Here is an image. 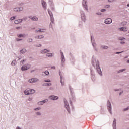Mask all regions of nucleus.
Segmentation results:
<instances>
[{"mask_svg":"<svg viewBox=\"0 0 129 129\" xmlns=\"http://www.w3.org/2000/svg\"><path fill=\"white\" fill-rule=\"evenodd\" d=\"M31 67L30 64H27V66H23L21 68V70L22 71H25V70H28Z\"/></svg>","mask_w":129,"mask_h":129,"instance_id":"1","label":"nucleus"},{"mask_svg":"<svg viewBox=\"0 0 129 129\" xmlns=\"http://www.w3.org/2000/svg\"><path fill=\"white\" fill-rule=\"evenodd\" d=\"M111 23H112V19H111L110 18L106 19L105 20V24H111Z\"/></svg>","mask_w":129,"mask_h":129,"instance_id":"2","label":"nucleus"},{"mask_svg":"<svg viewBox=\"0 0 129 129\" xmlns=\"http://www.w3.org/2000/svg\"><path fill=\"white\" fill-rule=\"evenodd\" d=\"M39 80L38 79H35V78H33V79H31L29 80V82H30V83H34V82H37V81H38Z\"/></svg>","mask_w":129,"mask_h":129,"instance_id":"3","label":"nucleus"},{"mask_svg":"<svg viewBox=\"0 0 129 129\" xmlns=\"http://www.w3.org/2000/svg\"><path fill=\"white\" fill-rule=\"evenodd\" d=\"M61 55V64L62 65H64V62H65V57H64V55H63L62 52H60Z\"/></svg>","mask_w":129,"mask_h":129,"instance_id":"4","label":"nucleus"},{"mask_svg":"<svg viewBox=\"0 0 129 129\" xmlns=\"http://www.w3.org/2000/svg\"><path fill=\"white\" fill-rule=\"evenodd\" d=\"M83 6L86 10H87V2L86 0H83Z\"/></svg>","mask_w":129,"mask_h":129,"instance_id":"5","label":"nucleus"},{"mask_svg":"<svg viewBox=\"0 0 129 129\" xmlns=\"http://www.w3.org/2000/svg\"><path fill=\"white\" fill-rule=\"evenodd\" d=\"M64 104L66 109L69 112V105L68 104V102H67V101H64Z\"/></svg>","mask_w":129,"mask_h":129,"instance_id":"6","label":"nucleus"},{"mask_svg":"<svg viewBox=\"0 0 129 129\" xmlns=\"http://www.w3.org/2000/svg\"><path fill=\"white\" fill-rule=\"evenodd\" d=\"M23 10V7H21L20 8H15L14 9V12H21Z\"/></svg>","mask_w":129,"mask_h":129,"instance_id":"7","label":"nucleus"},{"mask_svg":"<svg viewBox=\"0 0 129 129\" xmlns=\"http://www.w3.org/2000/svg\"><path fill=\"white\" fill-rule=\"evenodd\" d=\"M50 99H52V100H57L58 99V97L55 96H51L49 97Z\"/></svg>","mask_w":129,"mask_h":129,"instance_id":"8","label":"nucleus"},{"mask_svg":"<svg viewBox=\"0 0 129 129\" xmlns=\"http://www.w3.org/2000/svg\"><path fill=\"white\" fill-rule=\"evenodd\" d=\"M120 31H123V32H126L127 31V28L125 27H123L120 28Z\"/></svg>","mask_w":129,"mask_h":129,"instance_id":"9","label":"nucleus"},{"mask_svg":"<svg viewBox=\"0 0 129 129\" xmlns=\"http://www.w3.org/2000/svg\"><path fill=\"white\" fill-rule=\"evenodd\" d=\"M47 101H48V100H47V99L44 100H43V101L38 102V104H39V105H42V104H44V103H45V102H47Z\"/></svg>","mask_w":129,"mask_h":129,"instance_id":"10","label":"nucleus"},{"mask_svg":"<svg viewBox=\"0 0 129 129\" xmlns=\"http://www.w3.org/2000/svg\"><path fill=\"white\" fill-rule=\"evenodd\" d=\"M42 5L44 8V9H46L47 8V5H46V2L44 1H42Z\"/></svg>","mask_w":129,"mask_h":129,"instance_id":"11","label":"nucleus"},{"mask_svg":"<svg viewBox=\"0 0 129 129\" xmlns=\"http://www.w3.org/2000/svg\"><path fill=\"white\" fill-rule=\"evenodd\" d=\"M24 94H26V95H29L30 94V90H26L24 91Z\"/></svg>","mask_w":129,"mask_h":129,"instance_id":"12","label":"nucleus"},{"mask_svg":"<svg viewBox=\"0 0 129 129\" xmlns=\"http://www.w3.org/2000/svg\"><path fill=\"white\" fill-rule=\"evenodd\" d=\"M22 22V19H18L17 20H15L14 23L15 24H19V23H21Z\"/></svg>","mask_w":129,"mask_h":129,"instance_id":"13","label":"nucleus"},{"mask_svg":"<svg viewBox=\"0 0 129 129\" xmlns=\"http://www.w3.org/2000/svg\"><path fill=\"white\" fill-rule=\"evenodd\" d=\"M48 52H50V51L47 49H44L41 51L42 54H45V53H48Z\"/></svg>","mask_w":129,"mask_h":129,"instance_id":"14","label":"nucleus"},{"mask_svg":"<svg viewBox=\"0 0 129 129\" xmlns=\"http://www.w3.org/2000/svg\"><path fill=\"white\" fill-rule=\"evenodd\" d=\"M108 104H109L108 107H109V112H110V113H111V104H110V102H108Z\"/></svg>","mask_w":129,"mask_h":129,"instance_id":"15","label":"nucleus"},{"mask_svg":"<svg viewBox=\"0 0 129 129\" xmlns=\"http://www.w3.org/2000/svg\"><path fill=\"white\" fill-rule=\"evenodd\" d=\"M44 36L43 35H38L35 37L36 39H43Z\"/></svg>","mask_w":129,"mask_h":129,"instance_id":"16","label":"nucleus"},{"mask_svg":"<svg viewBox=\"0 0 129 129\" xmlns=\"http://www.w3.org/2000/svg\"><path fill=\"white\" fill-rule=\"evenodd\" d=\"M29 92H30V94H33V93H35V90H33V89H31V90H29Z\"/></svg>","mask_w":129,"mask_h":129,"instance_id":"17","label":"nucleus"},{"mask_svg":"<svg viewBox=\"0 0 129 129\" xmlns=\"http://www.w3.org/2000/svg\"><path fill=\"white\" fill-rule=\"evenodd\" d=\"M26 52H27V50L25 49H23L20 51V53H21V54H24V53H26Z\"/></svg>","mask_w":129,"mask_h":129,"instance_id":"18","label":"nucleus"},{"mask_svg":"<svg viewBox=\"0 0 129 129\" xmlns=\"http://www.w3.org/2000/svg\"><path fill=\"white\" fill-rule=\"evenodd\" d=\"M116 126V120L114 119L113 122V126Z\"/></svg>","mask_w":129,"mask_h":129,"instance_id":"19","label":"nucleus"},{"mask_svg":"<svg viewBox=\"0 0 129 129\" xmlns=\"http://www.w3.org/2000/svg\"><path fill=\"white\" fill-rule=\"evenodd\" d=\"M31 20H32V21H37L38 20V18H37L36 16H34L32 18H31Z\"/></svg>","mask_w":129,"mask_h":129,"instance_id":"20","label":"nucleus"},{"mask_svg":"<svg viewBox=\"0 0 129 129\" xmlns=\"http://www.w3.org/2000/svg\"><path fill=\"white\" fill-rule=\"evenodd\" d=\"M59 75L60 76V79H61V81H60V82L61 83V85H64V84H63V82H62V75H61V73H59Z\"/></svg>","mask_w":129,"mask_h":129,"instance_id":"21","label":"nucleus"},{"mask_svg":"<svg viewBox=\"0 0 129 129\" xmlns=\"http://www.w3.org/2000/svg\"><path fill=\"white\" fill-rule=\"evenodd\" d=\"M81 18H82V20H83V21H85V16H84V15L82 14Z\"/></svg>","mask_w":129,"mask_h":129,"instance_id":"22","label":"nucleus"},{"mask_svg":"<svg viewBox=\"0 0 129 129\" xmlns=\"http://www.w3.org/2000/svg\"><path fill=\"white\" fill-rule=\"evenodd\" d=\"M45 31H46L45 29H39V30H38L37 32H45Z\"/></svg>","mask_w":129,"mask_h":129,"instance_id":"23","label":"nucleus"},{"mask_svg":"<svg viewBox=\"0 0 129 129\" xmlns=\"http://www.w3.org/2000/svg\"><path fill=\"white\" fill-rule=\"evenodd\" d=\"M47 57H52L53 56V54L52 53H47L46 54Z\"/></svg>","mask_w":129,"mask_h":129,"instance_id":"24","label":"nucleus"},{"mask_svg":"<svg viewBox=\"0 0 129 129\" xmlns=\"http://www.w3.org/2000/svg\"><path fill=\"white\" fill-rule=\"evenodd\" d=\"M96 66V69L97 71H99V70H100V67H99V64H97Z\"/></svg>","mask_w":129,"mask_h":129,"instance_id":"25","label":"nucleus"},{"mask_svg":"<svg viewBox=\"0 0 129 129\" xmlns=\"http://www.w3.org/2000/svg\"><path fill=\"white\" fill-rule=\"evenodd\" d=\"M51 85H52L51 83H46L44 85V86H50Z\"/></svg>","mask_w":129,"mask_h":129,"instance_id":"26","label":"nucleus"},{"mask_svg":"<svg viewBox=\"0 0 129 129\" xmlns=\"http://www.w3.org/2000/svg\"><path fill=\"white\" fill-rule=\"evenodd\" d=\"M15 63H16V60L13 61L11 63V65L12 66H15Z\"/></svg>","mask_w":129,"mask_h":129,"instance_id":"27","label":"nucleus"},{"mask_svg":"<svg viewBox=\"0 0 129 129\" xmlns=\"http://www.w3.org/2000/svg\"><path fill=\"white\" fill-rule=\"evenodd\" d=\"M102 49H108V47L106 46H102Z\"/></svg>","mask_w":129,"mask_h":129,"instance_id":"28","label":"nucleus"},{"mask_svg":"<svg viewBox=\"0 0 129 129\" xmlns=\"http://www.w3.org/2000/svg\"><path fill=\"white\" fill-rule=\"evenodd\" d=\"M125 70V69L120 70L118 72V73H120V72H123V71H124Z\"/></svg>","mask_w":129,"mask_h":129,"instance_id":"29","label":"nucleus"},{"mask_svg":"<svg viewBox=\"0 0 129 129\" xmlns=\"http://www.w3.org/2000/svg\"><path fill=\"white\" fill-rule=\"evenodd\" d=\"M45 74H46V75H48L49 72L48 71H45Z\"/></svg>","mask_w":129,"mask_h":129,"instance_id":"30","label":"nucleus"},{"mask_svg":"<svg viewBox=\"0 0 129 129\" xmlns=\"http://www.w3.org/2000/svg\"><path fill=\"white\" fill-rule=\"evenodd\" d=\"M18 37H19V38H21V37H24V35H23V34H19L18 35Z\"/></svg>","mask_w":129,"mask_h":129,"instance_id":"31","label":"nucleus"},{"mask_svg":"<svg viewBox=\"0 0 129 129\" xmlns=\"http://www.w3.org/2000/svg\"><path fill=\"white\" fill-rule=\"evenodd\" d=\"M33 41V39H29L28 40V42H29V43H31V42H32Z\"/></svg>","mask_w":129,"mask_h":129,"instance_id":"32","label":"nucleus"},{"mask_svg":"<svg viewBox=\"0 0 129 129\" xmlns=\"http://www.w3.org/2000/svg\"><path fill=\"white\" fill-rule=\"evenodd\" d=\"M48 13L50 15V17H53V15H52V14H51V12H50V11L48 10Z\"/></svg>","mask_w":129,"mask_h":129,"instance_id":"33","label":"nucleus"},{"mask_svg":"<svg viewBox=\"0 0 129 129\" xmlns=\"http://www.w3.org/2000/svg\"><path fill=\"white\" fill-rule=\"evenodd\" d=\"M45 82H51V80L48 79L44 81Z\"/></svg>","mask_w":129,"mask_h":129,"instance_id":"34","label":"nucleus"},{"mask_svg":"<svg viewBox=\"0 0 129 129\" xmlns=\"http://www.w3.org/2000/svg\"><path fill=\"white\" fill-rule=\"evenodd\" d=\"M11 21H13V20H15V17H12L10 18Z\"/></svg>","mask_w":129,"mask_h":129,"instance_id":"35","label":"nucleus"},{"mask_svg":"<svg viewBox=\"0 0 129 129\" xmlns=\"http://www.w3.org/2000/svg\"><path fill=\"white\" fill-rule=\"evenodd\" d=\"M128 109H129V107H127L126 108H125L124 109V111H126V110H128Z\"/></svg>","mask_w":129,"mask_h":129,"instance_id":"36","label":"nucleus"},{"mask_svg":"<svg viewBox=\"0 0 129 129\" xmlns=\"http://www.w3.org/2000/svg\"><path fill=\"white\" fill-rule=\"evenodd\" d=\"M51 17V21L52 23H53L54 22V18H52V17Z\"/></svg>","mask_w":129,"mask_h":129,"instance_id":"37","label":"nucleus"},{"mask_svg":"<svg viewBox=\"0 0 129 129\" xmlns=\"http://www.w3.org/2000/svg\"><path fill=\"white\" fill-rule=\"evenodd\" d=\"M39 109H41V108H37L34 109V110H39Z\"/></svg>","mask_w":129,"mask_h":129,"instance_id":"38","label":"nucleus"},{"mask_svg":"<svg viewBox=\"0 0 129 129\" xmlns=\"http://www.w3.org/2000/svg\"><path fill=\"white\" fill-rule=\"evenodd\" d=\"M105 11H106L105 9H102V10H101V12H105Z\"/></svg>","mask_w":129,"mask_h":129,"instance_id":"39","label":"nucleus"},{"mask_svg":"<svg viewBox=\"0 0 129 129\" xmlns=\"http://www.w3.org/2000/svg\"><path fill=\"white\" fill-rule=\"evenodd\" d=\"M36 114L37 115H40V112H37V113H36Z\"/></svg>","mask_w":129,"mask_h":129,"instance_id":"40","label":"nucleus"},{"mask_svg":"<svg viewBox=\"0 0 129 129\" xmlns=\"http://www.w3.org/2000/svg\"><path fill=\"white\" fill-rule=\"evenodd\" d=\"M108 2H109L110 3H112V2H113V0H108Z\"/></svg>","mask_w":129,"mask_h":129,"instance_id":"41","label":"nucleus"},{"mask_svg":"<svg viewBox=\"0 0 129 129\" xmlns=\"http://www.w3.org/2000/svg\"><path fill=\"white\" fill-rule=\"evenodd\" d=\"M110 7V6H109V5H106V8H109Z\"/></svg>","mask_w":129,"mask_h":129,"instance_id":"42","label":"nucleus"},{"mask_svg":"<svg viewBox=\"0 0 129 129\" xmlns=\"http://www.w3.org/2000/svg\"><path fill=\"white\" fill-rule=\"evenodd\" d=\"M121 53H122V51L120 52H116V54H121Z\"/></svg>","mask_w":129,"mask_h":129,"instance_id":"43","label":"nucleus"},{"mask_svg":"<svg viewBox=\"0 0 129 129\" xmlns=\"http://www.w3.org/2000/svg\"><path fill=\"white\" fill-rule=\"evenodd\" d=\"M20 28H21V27H16V29H17V30H19V29H20Z\"/></svg>","mask_w":129,"mask_h":129,"instance_id":"44","label":"nucleus"},{"mask_svg":"<svg viewBox=\"0 0 129 129\" xmlns=\"http://www.w3.org/2000/svg\"><path fill=\"white\" fill-rule=\"evenodd\" d=\"M99 74H100V75H101V71L99 72Z\"/></svg>","mask_w":129,"mask_h":129,"instance_id":"45","label":"nucleus"},{"mask_svg":"<svg viewBox=\"0 0 129 129\" xmlns=\"http://www.w3.org/2000/svg\"><path fill=\"white\" fill-rule=\"evenodd\" d=\"M121 44H122V45H123V44H124V42H121Z\"/></svg>","mask_w":129,"mask_h":129,"instance_id":"46","label":"nucleus"},{"mask_svg":"<svg viewBox=\"0 0 129 129\" xmlns=\"http://www.w3.org/2000/svg\"><path fill=\"white\" fill-rule=\"evenodd\" d=\"M24 61H25V60H22V61H21V63H22V64H24V63H23V62H24Z\"/></svg>","mask_w":129,"mask_h":129,"instance_id":"47","label":"nucleus"},{"mask_svg":"<svg viewBox=\"0 0 129 129\" xmlns=\"http://www.w3.org/2000/svg\"><path fill=\"white\" fill-rule=\"evenodd\" d=\"M16 129H21V128H20L19 127H17Z\"/></svg>","mask_w":129,"mask_h":129,"instance_id":"48","label":"nucleus"},{"mask_svg":"<svg viewBox=\"0 0 129 129\" xmlns=\"http://www.w3.org/2000/svg\"><path fill=\"white\" fill-rule=\"evenodd\" d=\"M17 41H21V39H17Z\"/></svg>","mask_w":129,"mask_h":129,"instance_id":"49","label":"nucleus"},{"mask_svg":"<svg viewBox=\"0 0 129 129\" xmlns=\"http://www.w3.org/2000/svg\"><path fill=\"white\" fill-rule=\"evenodd\" d=\"M38 47H41V44H39V46H38Z\"/></svg>","mask_w":129,"mask_h":129,"instance_id":"50","label":"nucleus"},{"mask_svg":"<svg viewBox=\"0 0 129 129\" xmlns=\"http://www.w3.org/2000/svg\"><path fill=\"white\" fill-rule=\"evenodd\" d=\"M124 38H123V39H120L121 41H122V40H123Z\"/></svg>","mask_w":129,"mask_h":129,"instance_id":"51","label":"nucleus"},{"mask_svg":"<svg viewBox=\"0 0 129 129\" xmlns=\"http://www.w3.org/2000/svg\"><path fill=\"white\" fill-rule=\"evenodd\" d=\"M93 47H94V46H95V44H93Z\"/></svg>","mask_w":129,"mask_h":129,"instance_id":"52","label":"nucleus"},{"mask_svg":"<svg viewBox=\"0 0 129 129\" xmlns=\"http://www.w3.org/2000/svg\"><path fill=\"white\" fill-rule=\"evenodd\" d=\"M127 7H129V4H127Z\"/></svg>","mask_w":129,"mask_h":129,"instance_id":"53","label":"nucleus"},{"mask_svg":"<svg viewBox=\"0 0 129 129\" xmlns=\"http://www.w3.org/2000/svg\"><path fill=\"white\" fill-rule=\"evenodd\" d=\"M121 94V93H120V95Z\"/></svg>","mask_w":129,"mask_h":129,"instance_id":"54","label":"nucleus"}]
</instances>
